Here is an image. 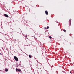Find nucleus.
Listing matches in <instances>:
<instances>
[{"instance_id":"1","label":"nucleus","mask_w":74,"mask_h":74,"mask_svg":"<svg viewBox=\"0 0 74 74\" xmlns=\"http://www.w3.org/2000/svg\"><path fill=\"white\" fill-rule=\"evenodd\" d=\"M14 58L16 61H18V58H17V57L15 56H14Z\"/></svg>"},{"instance_id":"2","label":"nucleus","mask_w":74,"mask_h":74,"mask_svg":"<svg viewBox=\"0 0 74 74\" xmlns=\"http://www.w3.org/2000/svg\"><path fill=\"white\" fill-rule=\"evenodd\" d=\"M4 15L5 16V17H7V18H8V15H7V14H4Z\"/></svg>"},{"instance_id":"3","label":"nucleus","mask_w":74,"mask_h":74,"mask_svg":"<svg viewBox=\"0 0 74 74\" xmlns=\"http://www.w3.org/2000/svg\"><path fill=\"white\" fill-rule=\"evenodd\" d=\"M45 13L47 15L48 14V11H45Z\"/></svg>"},{"instance_id":"4","label":"nucleus","mask_w":74,"mask_h":74,"mask_svg":"<svg viewBox=\"0 0 74 74\" xmlns=\"http://www.w3.org/2000/svg\"><path fill=\"white\" fill-rule=\"evenodd\" d=\"M29 58H32V55H29Z\"/></svg>"},{"instance_id":"5","label":"nucleus","mask_w":74,"mask_h":74,"mask_svg":"<svg viewBox=\"0 0 74 74\" xmlns=\"http://www.w3.org/2000/svg\"><path fill=\"white\" fill-rule=\"evenodd\" d=\"M5 71H6V72H7L8 71V69H5Z\"/></svg>"},{"instance_id":"6","label":"nucleus","mask_w":74,"mask_h":74,"mask_svg":"<svg viewBox=\"0 0 74 74\" xmlns=\"http://www.w3.org/2000/svg\"><path fill=\"white\" fill-rule=\"evenodd\" d=\"M18 71H19V72L21 71V70L20 69H18Z\"/></svg>"},{"instance_id":"7","label":"nucleus","mask_w":74,"mask_h":74,"mask_svg":"<svg viewBox=\"0 0 74 74\" xmlns=\"http://www.w3.org/2000/svg\"><path fill=\"white\" fill-rule=\"evenodd\" d=\"M49 38H50V39H51L52 38V37L51 36H49Z\"/></svg>"},{"instance_id":"8","label":"nucleus","mask_w":74,"mask_h":74,"mask_svg":"<svg viewBox=\"0 0 74 74\" xmlns=\"http://www.w3.org/2000/svg\"><path fill=\"white\" fill-rule=\"evenodd\" d=\"M16 71H18V68H16Z\"/></svg>"},{"instance_id":"9","label":"nucleus","mask_w":74,"mask_h":74,"mask_svg":"<svg viewBox=\"0 0 74 74\" xmlns=\"http://www.w3.org/2000/svg\"><path fill=\"white\" fill-rule=\"evenodd\" d=\"M49 27L47 26V29H49Z\"/></svg>"},{"instance_id":"10","label":"nucleus","mask_w":74,"mask_h":74,"mask_svg":"<svg viewBox=\"0 0 74 74\" xmlns=\"http://www.w3.org/2000/svg\"><path fill=\"white\" fill-rule=\"evenodd\" d=\"M71 20H69V23H71Z\"/></svg>"},{"instance_id":"11","label":"nucleus","mask_w":74,"mask_h":74,"mask_svg":"<svg viewBox=\"0 0 74 74\" xmlns=\"http://www.w3.org/2000/svg\"><path fill=\"white\" fill-rule=\"evenodd\" d=\"M12 13H13V14L15 13V11L14 10L13 11V12H12Z\"/></svg>"},{"instance_id":"12","label":"nucleus","mask_w":74,"mask_h":74,"mask_svg":"<svg viewBox=\"0 0 74 74\" xmlns=\"http://www.w3.org/2000/svg\"><path fill=\"white\" fill-rule=\"evenodd\" d=\"M47 28H46V27H45L44 29L45 30H46Z\"/></svg>"},{"instance_id":"13","label":"nucleus","mask_w":74,"mask_h":74,"mask_svg":"<svg viewBox=\"0 0 74 74\" xmlns=\"http://www.w3.org/2000/svg\"><path fill=\"white\" fill-rule=\"evenodd\" d=\"M63 31H64V32H66V30H63Z\"/></svg>"},{"instance_id":"14","label":"nucleus","mask_w":74,"mask_h":74,"mask_svg":"<svg viewBox=\"0 0 74 74\" xmlns=\"http://www.w3.org/2000/svg\"><path fill=\"white\" fill-rule=\"evenodd\" d=\"M70 73H71V71L70 72Z\"/></svg>"},{"instance_id":"15","label":"nucleus","mask_w":74,"mask_h":74,"mask_svg":"<svg viewBox=\"0 0 74 74\" xmlns=\"http://www.w3.org/2000/svg\"><path fill=\"white\" fill-rule=\"evenodd\" d=\"M0 55H1V53H0Z\"/></svg>"},{"instance_id":"16","label":"nucleus","mask_w":74,"mask_h":74,"mask_svg":"<svg viewBox=\"0 0 74 74\" xmlns=\"http://www.w3.org/2000/svg\"><path fill=\"white\" fill-rule=\"evenodd\" d=\"M25 37H27V36H25Z\"/></svg>"}]
</instances>
